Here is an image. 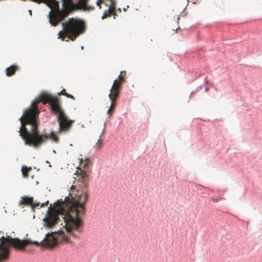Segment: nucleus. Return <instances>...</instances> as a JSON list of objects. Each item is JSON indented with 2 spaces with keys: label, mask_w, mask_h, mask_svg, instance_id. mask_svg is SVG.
<instances>
[{
  "label": "nucleus",
  "mask_w": 262,
  "mask_h": 262,
  "mask_svg": "<svg viewBox=\"0 0 262 262\" xmlns=\"http://www.w3.org/2000/svg\"><path fill=\"white\" fill-rule=\"evenodd\" d=\"M17 67H8L6 70L7 75L10 76L13 75L16 70Z\"/></svg>",
  "instance_id": "obj_11"
},
{
  "label": "nucleus",
  "mask_w": 262,
  "mask_h": 262,
  "mask_svg": "<svg viewBox=\"0 0 262 262\" xmlns=\"http://www.w3.org/2000/svg\"><path fill=\"white\" fill-rule=\"evenodd\" d=\"M38 101L41 102L43 104L50 103L53 113L58 111V108L60 107L58 99L53 97L47 93L41 94L38 98Z\"/></svg>",
  "instance_id": "obj_6"
},
{
  "label": "nucleus",
  "mask_w": 262,
  "mask_h": 262,
  "mask_svg": "<svg viewBox=\"0 0 262 262\" xmlns=\"http://www.w3.org/2000/svg\"><path fill=\"white\" fill-rule=\"evenodd\" d=\"M101 0H97V2H96V5L99 6V5H100V3L101 2Z\"/></svg>",
  "instance_id": "obj_19"
},
{
  "label": "nucleus",
  "mask_w": 262,
  "mask_h": 262,
  "mask_svg": "<svg viewBox=\"0 0 262 262\" xmlns=\"http://www.w3.org/2000/svg\"><path fill=\"white\" fill-rule=\"evenodd\" d=\"M62 30L58 32V38H61V34L64 32L68 39L75 40L76 38L82 33L85 30L84 21L82 19L70 18L68 21L62 23Z\"/></svg>",
  "instance_id": "obj_4"
},
{
  "label": "nucleus",
  "mask_w": 262,
  "mask_h": 262,
  "mask_svg": "<svg viewBox=\"0 0 262 262\" xmlns=\"http://www.w3.org/2000/svg\"><path fill=\"white\" fill-rule=\"evenodd\" d=\"M177 19H178V20H179V16L177 17Z\"/></svg>",
  "instance_id": "obj_24"
},
{
  "label": "nucleus",
  "mask_w": 262,
  "mask_h": 262,
  "mask_svg": "<svg viewBox=\"0 0 262 262\" xmlns=\"http://www.w3.org/2000/svg\"><path fill=\"white\" fill-rule=\"evenodd\" d=\"M38 100L33 102L31 107L26 110L23 116L19 119L21 123L19 130V135L24 140L25 144L38 145L42 142L43 136L39 135L38 129Z\"/></svg>",
  "instance_id": "obj_2"
},
{
  "label": "nucleus",
  "mask_w": 262,
  "mask_h": 262,
  "mask_svg": "<svg viewBox=\"0 0 262 262\" xmlns=\"http://www.w3.org/2000/svg\"><path fill=\"white\" fill-rule=\"evenodd\" d=\"M39 135L43 136L42 137V142H41V143H40L38 145H34L33 144L32 145V144L31 145L27 144V145H29V146H33L37 147L40 146L48 139H51L52 140H53V141H54L56 143H57L58 142V141H59L58 137L56 135V134L54 133V132H51V134L50 135H46V134H39Z\"/></svg>",
  "instance_id": "obj_8"
},
{
  "label": "nucleus",
  "mask_w": 262,
  "mask_h": 262,
  "mask_svg": "<svg viewBox=\"0 0 262 262\" xmlns=\"http://www.w3.org/2000/svg\"><path fill=\"white\" fill-rule=\"evenodd\" d=\"M28 12H29L30 15L31 16L32 15V11L31 10H29Z\"/></svg>",
  "instance_id": "obj_20"
},
{
  "label": "nucleus",
  "mask_w": 262,
  "mask_h": 262,
  "mask_svg": "<svg viewBox=\"0 0 262 262\" xmlns=\"http://www.w3.org/2000/svg\"><path fill=\"white\" fill-rule=\"evenodd\" d=\"M59 95H62L65 96H66L68 98H70L71 99H72L73 100H75V98L73 96L69 94L66 92V90L65 89H62V90L61 91L60 93L58 94Z\"/></svg>",
  "instance_id": "obj_16"
},
{
  "label": "nucleus",
  "mask_w": 262,
  "mask_h": 262,
  "mask_svg": "<svg viewBox=\"0 0 262 262\" xmlns=\"http://www.w3.org/2000/svg\"><path fill=\"white\" fill-rule=\"evenodd\" d=\"M81 50H83V46H82L81 47Z\"/></svg>",
  "instance_id": "obj_21"
},
{
  "label": "nucleus",
  "mask_w": 262,
  "mask_h": 262,
  "mask_svg": "<svg viewBox=\"0 0 262 262\" xmlns=\"http://www.w3.org/2000/svg\"><path fill=\"white\" fill-rule=\"evenodd\" d=\"M125 71H121L118 78L114 81L112 89H111V93L109 94L110 96L119 97L121 85L125 81Z\"/></svg>",
  "instance_id": "obj_7"
},
{
  "label": "nucleus",
  "mask_w": 262,
  "mask_h": 262,
  "mask_svg": "<svg viewBox=\"0 0 262 262\" xmlns=\"http://www.w3.org/2000/svg\"><path fill=\"white\" fill-rule=\"evenodd\" d=\"M86 0H78V3L79 4L80 3H85Z\"/></svg>",
  "instance_id": "obj_18"
},
{
  "label": "nucleus",
  "mask_w": 262,
  "mask_h": 262,
  "mask_svg": "<svg viewBox=\"0 0 262 262\" xmlns=\"http://www.w3.org/2000/svg\"><path fill=\"white\" fill-rule=\"evenodd\" d=\"M78 180L81 181L83 186L86 187L89 180L87 173L80 169L78 175ZM88 195L86 188L82 191H78L74 196H72V201L69 198L65 199L66 202H58L54 204L57 208L49 211L46 217L43 219L44 226L51 228L60 221V217L63 222L61 226L62 228L58 232L48 233L45 238L40 242L32 241L29 239L20 240L17 238L10 236H2L0 238V262L7 260L10 256V246L15 249L23 250L30 244H34L37 246L41 245L43 247L53 248L58 244L66 243H71L67 235H66L63 229L67 232L69 236H72L77 239L80 238V234L83 232V227L82 220L79 217L80 214L84 213V205L88 200Z\"/></svg>",
  "instance_id": "obj_1"
},
{
  "label": "nucleus",
  "mask_w": 262,
  "mask_h": 262,
  "mask_svg": "<svg viewBox=\"0 0 262 262\" xmlns=\"http://www.w3.org/2000/svg\"><path fill=\"white\" fill-rule=\"evenodd\" d=\"M110 1H111V6H110V7H108V10H105L104 11V13H103V15H102V17H101L102 19H104V18L107 16V11H108V12H110V11H111V9H112V8L113 7H115V1H114V0H110ZM111 15V14L110 13L109 15Z\"/></svg>",
  "instance_id": "obj_12"
},
{
  "label": "nucleus",
  "mask_w": 262,
  "mask_h": 262,
  "mask_svg": "<svg viewBox=\"0 0 262 262\" xmlns=\"http://www.w3.org/2000/svg\"><path fill=\"white\" fill-rule=\"evenodd\" d=\"M80 166L85 168L90 163V161L88 158H85L84 160L80 159Z\"/></svg>",
  "instance_id": "obj_14"
},
{
  "label": "nucleus",
  "mask_w": 262,
  "mask_h": 262,
  "mask_svg": "<svg viewBox=\"0 0 262 262\" xmlns=\"http://www.w3.org/2000/svg\"><path fill=\"white\" fill-rule=\"evenodd\" d=\"M31 167L23 166L21 168L22 174L24 177L27 178L28 177V173L31 170Z\"/></svg>",
  "instance_id": "obj_13"
},
{
  "label": "nucleus",
  "mask_w": 262,
  "mask_h": 262,
  "mask_svg": "<svg viewBox=\"0 0 262 262\" xmlns=\"http://www.w3.org/2000/svg\"><path fill=\"white\" fill-rule=\"evenodd\" d=\"M54 113L58 114L57 121L59 123L60 131L63 133L69 132L74 120L69 119L61 107L58 108V111H55Z\"/></svg>",
  "instance_id": "obj_5"
},
{
  "label": "nucleus",
  "mask_w": 262,
  "mask_h": 262,
  "mask_svg": "<svg viewBox=\"0 0 262 262\" xmlns=\"http://www.w3.org/2000/svg\"><path fill=\"white\" fill-rule=\"evenodd\" d=\"M10 66H16V64H11Z\"/></svg>",
  "instance_id": "obj_23"
},
{
  "label": "nucleus",
  "mask_w": 262,
  "mask_h": 262,
  "mask_svg": "<svg viewBox=\"0 0 262 262\" xmlns=\"http://www.w3.org/2000/svg\"><path fill=\"white\" fill-rule=\"evenodd\" d=\"M126 8H123V10H124V11H126Z\"/></svg>",
  "instance_id": "obj_22"
},
{
  "label": "nucleus",
  "mask_w": 262,
  "mask_h": 262,
  "mask_svg": "<svg viewBox=\"0 0 262 262\" xmlns=\"http://www.w3.org/2000/svg\"><path fill=\"white\" fill-rule=\"evenodd\" d=\"M102 140L100 138L98 140V141L96 142V143L95 144V145L94 147L96 148H100L102 146Z\"/></svg>",
  "instance_id": "obj_17"
},
{
  "label": "nucleus",
  "mask_w": 262,
  "mask_h": 262,
  "mask_svg": "<svg viewBox=\"0 0 262 262\" xmlns=\"http://www.w3.org/2000/svg\"><path fill=\"white\" fill-rule=\"evenodd\" d=\"M48 204V201L46 202L45 203H42L41 204L39 202H34L33 201V204L31 205V207L33 209H34L35 208L37 207H42L45 206H47Z\"/></svg>",
  "instance_id": "obj_15"
},
{
  "label": "nucleus",
  "mask_w": 262,
  "mask_h": 262,
  "mask_svg": "<svg viewBox=\"0 0 262 262\" xmlns=\"http://www.w3.org/2000/svg\"><path fill=\"white\" fill-rule=\"evenodd\" d=\"M33 198L29 196H23L21 197L20 200L19 202V206L23 205H30L31 206L33 204Z\"/></svg>",
  "instance_id": "obj_9"
},
{
  "label": "nucleus",
  "mask_w": 262,
  "mask_h": 262,
  "mask_svg": "<svg viewBox=\"0 0 262 262\" xmlns=\"http://www.w3.org/2000/svg\"><path fill=\"white\" fill-rule=\"evenodd\" d=\"M108 97L111 100V105L109 110L107 111V114L111 115L113 112L114 109V107L116 105V100L118 98V97H115L114 96H110V95H108Z\"/></svg>",
  "instance_id": "obj_10"
},
{
  "label": "nucleus",
  "mask_w": 262,
  "mask_h": 262,
  "mask_svg": "<svg viewBox=\"0 0 262 262\" xmlns=\"http://www.w3.org/2000/svg\"><path fill=\"white\" fill-rule=\"evenodd\" d=\"M62 8L60 9V2L57 0H41L35 2L38 4L44 3L50 11L48 15L49 22L52 26H56L63 21L71 12L72 0H61Z\"/></svg>",
  "instance_id": "obj_3"
}]
</instances>
